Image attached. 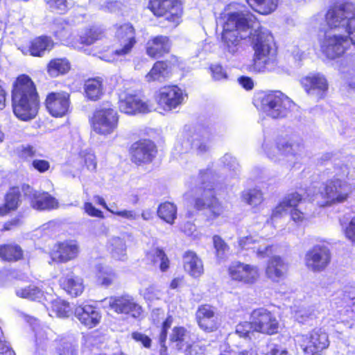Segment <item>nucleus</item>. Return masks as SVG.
Instances as JSON below:
<instances>
[{
  "label": "nucleus",
  "mask_w": 355,
  "mask_h": 355,
  "mask_svg": "<svg viewBox=\"0 0 355 355\" xmlns=\"http://www.w3.org/2000/svg\"><path fill=\"white\" fill-rule=\"evenodd\" d=\"M263 241V239L261 237L250 235L241 237L238 241V245L241 250L252 249L254 251L257 245Z\"/></svg>",
  "instance_id": "8fccbe9b"
},
{
  "label": "nucleus",
  "mask_w": 355,
  "mask_h": 355,
  "mask_svg": "<svg viewBox=\"0 0 355 355\" xmlns=\"http://www.w3.org/2000/svg\"><path fill=\"white\" fill-rule=\"evenodd\" d=\"M287 263L279 256L271 257L266 268V275L274 282H279L286 277Z\"/></svg>",
  "instance_id": "a878e982"
},
{
  "label": "nucleus",
  "mask_w": 355,
  "mask_h": 355,
  "mask_svg": "<svg viewBox=\"0 0 355 355\" xmlns=\"http://www.w3.org/2000/svg\"><path fill=\"white\" fill-rule=\"evenodd\" d=\"M59 282L62 288L73 297L80 295L84 291L83 279L72 273L60 277Z\"/></svg>",
  "instance_id": "c756f323"
},
{
  "label": "nucleus",
  "mask_w": 355,
  "mask_h": 355,
  "mask_svg": "<svg viewBox=\"0 0 355 355\" xmlns=\"http://www.w3.org/2000/svg\"><path fill=\"white\" fill-rule=\"evenodd\" d=\"M54 46L53 40L46 35L35 37L31 42L29 49L27 50L33 56L42 57L45 52L50 51Z\"/></svg>",
  "instance_id": "473e14b6"
},
{
  "label": "nucleus",
  "mask_w": 355,
  "mask_h": 355,
  "mask_svg": "<svg viewBox=\"0 0 355 355\" xmlns=\"http://www.w3.org/2000/svg\"><path fill=\"white\" fill-rule=\"evenodd\" d=\"M262 148L270 160L287 168L293 167L304 152L302 141L295 138H279L275 143L265 139Z\"/></svg>",
  "instance_id": "20e7f679"
},
{
  "label": "nucleus",
  "mask_w": 355,
  "mask_h": 355,
  "mask_svg": "<svg viewBox=\"0 0 355 355\" xmlns=\"http://www.w3.org/2000/svg\"><path fill=\"white\" fill-rule=\"evenodd\" d=\"M213 178L212 171L207 169L202 171L198 178V182L200 184L196 188V195H200L201 197H196L195 200V207L198 210L208 208L210 216H208V220H212L223 215L225 211L224 207L218 202V200L213 196L211 190L213 189L212 184L209 182V179Z\"/></svg>",
  "instance_id": "423d86ee"
},
{
  "label": "nucleus",
  "mask_w": 355,
  "mask_h": 355,
  "mask_svg": "<svg viewBox=\"0 0 355 355\" xmlns=\"http://www.w3.org/2000/svg\"><path fill=\"white\" fill-rule=\"evenodd\" d=\"M75 315L82 324L89 329L98 325L102 319L101 311L89 304L77 306L75 309Z\"/></svg>",
  "instance_id": "393cba45"
},
{
  "label": "nucleus",
  "mask_w": 355,
  "mask_h": 355,
  "mask_svg": "<svg viewBox=\"0 0 355 355\" xmlns=\"http://www.w3.org/2000/svg\"><path fill=\"white\" fill-rule=\"evenodd\" d=\"M139 293L146 301L149 302L160 300L162 296L161 290L154 285L141 288L139 290Z\"/></svg>",
  "instance_id": "3c124183"
},
{
  "label": "nucleus",
  "mask_w": 355,
  "mask_h": 355,
  "mask_svg": "<svg viewBox=\"0 0 355 355\" xmlns=\"http://www.w3.org/2000/svg\"><path fill=\"white\" fill-rule=\"evenodd\" d=\"M148 7L155 15L163 17L171 26L180 24L182 8L178 0H150Z\"/></svg>",
  "instance_id": "9b49d317"
},
{
  "label": "nucleus",
  "mask_w": 355,
  "mask_h": 355,
  "mask_svg": "<svg viewBox=\"0 0 355 355\" xmlns=\"http://www.w3.org/2000/svg\"><path fill=\"white\" fill-rule=\"evenodd\" d=\"M52 33L54 37L62 42H68L71 35L70 25L64 18H59L53 21Z\"/></svg>",
  "instance_id": "4c0bfd02"
},
{
  "label": "nucleus",
  "mask_w": 355,
  "mask_h": 355,
  "mask_svg": "<svg viewBox=\"0 0 355 355\" xmlns=\"http://www.w3.org/2000/svg\"><path fill=\"white\" fill-rule=\"evenodd\" d=\"M253 330L272 335L278 332L279 322L275 314L266 309L260 308L254 310L251 313Z\"/></svg>",
  "instance_id": "4468645a"
},
{
  "label": "nucleus",
  "mask_w": 355,
  "mask_h": 355,
  "mask_svg": "<svg viewBox=\"0 0 355 355\" xmlns=\"http://www.w3.org/2000/svg\"><path fill=\"white\" fill-rule=\"evenodd\" d=\"M15 293L19 297L33 301H40L44 295L42 289L35 284L17 286L15 289Z\"/></svg>",
  "instance_id": "c9c22d12"
},
{
  "label": "nucleus",
  "mask_w": 355,
  "mask_h": 355,
  "mask_svg": "<svg viewBox=\"0 0 355 355\" xmlns=\"http://www.w3.org/2000/svg\"><path fill=\"white\" fill-rule=\"evenodd\" d=\"M129 236L128 234H123L121 236H112L108 240L107 250L114 259L122 261L127 259L125 239Z\"/></svg>",
  "instance_id": "cd10ccee"
},
{
  "label": "nucleus",
  "mask_w": 355,
  "mask_h": 355,
  "mask_svg": "<svg viewBox=\"0 0 355 355\" xmlns=\"http://www.w3.org/2000/svg\"><path fill=\"white\" fill-rule=\"evenodd\" d=\"M71 69V64L67 58H54L49 61L46 70L48 74L55 78L67 73Z\"/></svg>",
  "instance_id": "f704fd0d"
},
{
  "label": "nucleus",
  "mask_w": 355,
  "mask_h": 355,
  "mask_svg": "<svg viewBox=\"0 0 355 355\" xmlns=\"http://www.w3.org/2000/svg\"><path fill=\"white\" fill-rule=\"evenodd\" d=\"M12 105L15 115L21 121L34 119L40 103L35 87L26 75L19 76L15 80L12 92Z\"/></svg>",
  "instance_id": "7ed1b4c3"
},
{
  "label": "nucleus",
  "mask_w": 355,
  "mask_h": 355,
  "mask_svg": "<svg viewBox=\"0 0 355 355\" xmlns=\"http://www.w3.org/2000/svg\"><path fill=\"white\" fill-rule=\"evenodd\" d=\"M352 44L354 46L349 35L331 31H326L320 40L322 53L330 60L340 57Z\"/></svg>",
  "instance_id": "1a4fd4ad"
},
{
  "label": "nucleus",
  "mask_w": 355,
  "mask_h": 355,
  "mask_svg": "<svg viewBox=\"0 0 355 355\" xmlns=\"http://www.w3.org/2000/svg\"><path fill=\"white\" fill-rule=\"evenodd\" d=\"M344 234L347 239L355 242V217H353L343 228Z\"/></svg>",
  "instance_id": "774afa93"
},
{
  "label": "nucleus",
  "mask_w": 355,
  "mask_h": 355,
  "mask_svg": "<svg viewBox=\"0 0 355 355\" xmlns=\"http://www.w3.org/2000/svg\"><path fill=\"white\" fill-rule=\"evenodd\" d=\"M70 308L68 303L60 298H55L51 302V311L49 315L51 317L67 318L69 316Z\"/></svg>",
  "instance_id": "79ce46f5"
},
{
  "label": "nucleus",
  "mask_w": 355,
  "mask_h": 355,
  "mask_svg": "<svg viewBox=\"0 0 355 355\" xmlns=\"http://www.w3.org/2000/svg\"><path fill=\"white\" fill-rule=\"evenodd\" d=\"M355 180V167L350 168L347 164H341L335 167L334 177L329 180L320 191L308 197L320 207L330 206L333 204L346 201L352 192V187L345 178Z\"/></svg>",
  "instance_id": "f03ea898"
},
{
  "label": "nucleus",
  "mask_w": 355,
  "mask_h": 355,
  "mask_svg": "<svg viewBox=\"0 0 355 355\" xmlns=\"http://www.w3.org/2000/svg\"><path fill=\"white\" fill-rule=\"evenodd\" d=\"M210 138L211 136L208 132H205L202 135H195L191 141L187 137H184L178 141L175 148L180 153H187L192 148L197 153L202 154L209 149L208 143Z\"/></svg>",
  "instance_id": "4be33fe9"
},
{
  "label": "nucleus",
  "mask_w": 355,
  "mask_h": 355,
  "mask_svg": "<svg viewBox=\"0 0 355 355\" xmlns=\"http://www.w3.org/2000/svg\"><path fill=\"white\" fill-rule=\"evenodd\" d=\"M48 3L52 10L58 14L65 13L69 8L67 0H49Z\"/></svg>",
  "instance_id": "680f3d73"
},
{
  "label": "nucleus",
  "mask_w": 355,
  "mask_h": 355,
  "mask_svg": "<svg viewBox=\"0 0 355 355\" xmlns=\"http://www.w3.org/2000/svg\"><path fill=\"white\" fill-rule=\"evenodd\" d=\"M35 334V342L37 346L43 347L49 340L53 338L54 333L48 327L37 326L33 328Z\"/></svg>",
  "instance_id": "de8ad7c7"
},
{
  "label": "nucleus",
  "mask_w": 355,
  "mask_h": 355,
  "mask_svg": "<svg viewBox=\"0 0 355 355\" xmlns=\"http://www.w3.org/2000/svg\"><path fill=\"white\" fill-rule=\"evenodd\" d=\"M46 107L55 117H62L69 111L70 106L69 94L67 92H52L46 98Z\"/></svg>",
  "instance_id": "412c9836"
},
{
  "label": "nucleus",
  "mask_w": 355,
  "mask_h": 355,
  "mask_svg": "<svg viewBox=\"0 0 355 355\" xmlns=\"http://www.w3.org/2000/svg\"><path fill=\"white\" fill-rule=\"evenodd\" d=\"M246 2L253 8L257 7L256 10L263 15L275 10L277 5V0H246Z\"/></svg>",
  "instance_id": "37998d69"
},
{
  "label": "nucleus",
  "mask_w": 355,
  "mask_h": 355,
  "mask_svg": "<svg viewBox=\"0 0 355 355\" xmlns=\"http://www.w3.org/2000/svg\"><path fill=\"white\" fill-rule=\"evenodd\" d=\"M274 247L270 245L258 244L257 248L254 250L258 258L263 259L267 257H270L274 252Z\"/></svg>",
  "instance_id": "69168bd1"
},
{
  "label": "nucleus",
  "mask_w": 355,
  "mask_h": 355,
  "mask_svg": "<svg viewBox=\"0 0 355 355\" xmlns=\"http://www.w3.org/2000/svg\"><path fill=\"white\" fill-rule=\"evenodd\" d=\"M301 84L306 94L318 101L324 98L327 94L329 83L322 73H311L301 80Z\"/></svg>",
  "instance_id": "dca6fc26"
},
{
  "label": "nucleus",
  "mask_w": 355,
  "mask_h": 355,
  "mask_svg": "<svg viewBox=\"0 0 355 355\" xmlns=\"http://www.w3.org/2000/svg\"><path fill=\"white\" fill-rule=\"evenodd\" d=\"M252 329H253L252 320L250 322H243L239 324L236 328V334L240 337L250 338Z\"/></svg>",
  "instance_id": "0e129e2a"
},
{
  "label": "nucleus",
  "mask_w": 355,
  "mask_h": 355,
  "mask_svg": "<svg viewBox=\"0 0 355 355\" xmlns=\"http://www.w3.org/2000/svg\"><path fill=\"white\" fill-rule=\"evenodd\" d=\"M147 256L155 263H159L161 271L165 272L169 268V260L162 250L153 248L147 254Z\"/></svg>",
  "instance_id": "c03bdc74"
},
{
  "label": "nucleus",
  "mask_w": 355,
  "mask_h": 355,
  "mask_svg": "<svg viewBox=\"0 0 355 355\" xmlns=\"http://www.w3.org/2000/svg\"><path fill=\"white\" fill-rule=\"evenodd\" d=\"M172 322V317L168 316L162 324V330L159 337V342L161 346L160 355H167V349L166 347L165 346V341L167 336V331L171 327Z\"/></svg>",
  "instance_id": "5fc2aeb1"
},
{
  "label": "nucleus",
  "mask_w": 355,
  "mask_h": 355,
  "mask_svg": "<svg viewBox=\"0 0 355 355\" xmlns=\"http://www.w3.org/2000/svg\"><path fill=\"white\" fill-rule=\"evenodd\" d=\"M118 113L110 105H102L97 107L90 119L92 130L103 136L112 134L118 127Z\"/></svg>",
  "instance_id": "6e6552de"
},
{
  "label": "nucleus",
  "mask_w": 355,
  "mask_h": 355,
  "mask_svg": "<svg viewBox=\"0 0 355 355\" xmlns=\"http://www.w3.org/2000/svg\"><path fill=\"white\" fill-rule=\"evenodd\" d=\"M189 332L182 327L173 328L170 336L171 341L177 343V346L179 349H182L185 345H189Z\"/></svg>",
  "instance_id": "a18cd8bd"
},
{
  "label": "nucleus",
  "mask_w": 355,
  "mask_h": 355,
  "mask_svg": "<svg viewBox=\"0 0 355 355\" xmlns=\"http://www.w3.org/2000/svg\"><path fill=\"white\" fill-rule=\"evenodd\" d=\"M21 248L15 244H7L0 246V257L5 261H15L22 257Z\"/></svg>",
  "instance_id": "58836bf2"
},
{
  "label": "nucleus",
  "mask_w": 355,
  "mask_h": 355,
  "mask_svg": "<svg viewBox=\"0 0 355 355\" xmlns=\"http://www.w3.org/2000/svg\"><path fill=\"white\" fill-rule=\"evenodd\" d=\"M109 211L116 216H120L128 220H136L139 217V215L135 210L123 209L121 211H117L112 208L109 209Z\"/></svg>",
  "instance_id": "e2e57ef3"
},
{
  "label": "nucleus",
  "mask_w": 355,
  "mask_h": 355,
  "mask_svg": "<svg viewBox=\"0 0 355 355\" xmlns=\"http://www.w3.org/2000/svg\"><path fill=\"white\" fill-rule=\"evenodd\" d=\"M220 162L225 166H227L230 171L234 172H236L239 168V165L236 159L230 154H225L223 157H221Z\"/></svg>",
  "instance_id": "338daca9"
},
{
  "label": "nucleus",
  "mask_w": 355,
  "mask_h": 355,
  "mask_svg": "<svg viewBox=\"0 0 355 355\" xmlns=\"http://www.w3.org/2000/svg\"><path fill=\"white\" fill-rule=\"evenodd\" d=\"M313 316V311L310 308L300 307L294 311L293 317L300 323H304Z\"/></svg>",
  "instance_id": "4d7b16f0"
},
{
  "label": "nucleus",
  "mask_w": 355,
  "mask_h": 355,
  "mask_svg": "<svg viewBox=\"0 0 355 355\" xmlns=\"http://www.w3.org/2000/svg\"><path fill=\"white\" fill-rule=\"evenodd\" d=\"M19 192L18 189H11L6 196V202L0 207V216L7 215L10 211L15 210L18 207Z\"/></svg>",
  "instance_id": "ea45409f"
},
{
  "label": "nucleus",
  "mask_w": 355,
  "mask_h": 355,
  "mask_svg": "<svg viewBox=\"0 0 355 355\" xmlns=\"http://www.w3.org/2000/svg\"><path fill=\"white\" fill-rule=\"evenodd\" d=\"M105 306L117 313L130 315L133 318L139 317L141 313V306L130 295L110 297L103 300Z\"/></svg>",
  "instance_id": "2eb2a0df"
},
{
  "label": "nucleus",
  "mask_w": 355,
  "mask_h": 355,
  "mask_svg": "<svg viewBox=\"0 0 355 355\" xmlns=\"http://www.w3.org/2000/svg\"><path fill=\"white\" fill-rule=\"evenodd\" d=\"M171 74V67L166 62L157 61L153 66L150 71L145 76V80L148 83L163 82Z\"/></svg>",
  "instance_id": "2f4dec72"
},
{
  "label": "nucleus",
  "mask_w": 355,
  "mask_h": 355,
  "mask_svg": "<svg viewBox=\"0 0 355 355\" xmlns=\"http://www.w3.org/2000/svg\"><path fill=\"white\" fill-rule=\"evenodd\" d=\"M184 270L193 277H200L204 272L202 261L193 251H187L183 256Z\"/></svg>",
  "instance_id": "7c9ffc66"
},
{
  "label": "nucleus",
  "mask_w": 355,
  "mask_h": 355,
  "mask_svg": "<svg viewBox=\"0 0 355 355\" xmlns=\"http://www.w3.org/2000/svg\"><path fill=\"white\" fill-rule=\"evenodd\" d=\"M295 342L306 355H322L329 345L327 334L321 329L313 330L308 334L297 335Z\"/></svg>",
  "instance_id": "f8f14e48"
},
{
  "label": "nucleus",
  "mask_w": 355,
  "mask_h": 355,
  "mask_svg": "<svg viewBox=\"0 0 355 355\" xmlns=\"http://www.w3.org/2000/svg\"><path fill=\"white\" fill-rule=\"evenodd\" d=\"M222 40L225 49L232 55L240 47V40L250 38L254 51L251 71H272L278 65L273 37L270 31L260 26L254 15L241 9L224 15Z\"/></svg>",
  "instance_id": "f257e3e1"
},
{
  "label": "nucleus",
  "mask_w": 355,
  "mask_h": 355,
  "mask_svg": "<svg viewBox=\"0 0 355 355\" xmlns=\"http://www.w3.org/2000/svg\"><path fill=\"white\" fill-rule=\"evenodd\" d=\"M86 97L91 101H97L103 95V83L101 78L87 80L84 85Z\"/></svg>",
  "instance_id": "e433bc0d"
},
{
  "label": "nucleus",
  "mask_w": 355,
  "mask_h": 355,
  "mask_svg": "<svg viewBox=\"0 0 355 355\" xmlns=\"http://www.w3.org/2000/svg\"><path fill=\"white\" fill-rule=\"evenodd\" d=\"M119 107L121 112L128 114L146 113L153 110L148 101L141 100L138 96L130 94L120 95Z\"/></svg>",
  "instance_id": "aec40b11"
},
{
  "label": "nucleus",
  "mask_w": 355,
  "mask_h": 355,
  "mask_svg": "<svg viewBox=\"0 0 355 355\" xmlns=\"http://www.w3.org/2000/svg\"><path fill=\"white\" fill-rule=\"evenodd\" d=\"M327 25L332 33L349 35L355 46V6L345 2L329 9L326 15Z\"/></svg>",
  "instance_id": "39448f33"
},
{
  "label": "nucleus",
  "mask_w": 355,
  "mask_h": 355,
  "mask_svg": "<svg viewBox=\"0 0 355 355\" xmlns=\"http://www.w3.org/2000/svg\"><path fill=\"white\" fill-rule=\"evenodd\" d=\"M187 96L177 85H168L161 87L155 93V99L160 109L169 112L182 105Z\"/></svg>",
  "instance_id": "ddd939ff"
},
{
  "label": "nucleus",
  "mask_w": 355,
  "mask_h": 355,
  "mask_svg": "<svg viewBox=\"0 0 355 355\" xmlns=\"http://www.w3.org/2000/svg\"><path fill=\"white\" fill-rule=\"evenodd\" d=\"M243 200L252 207H257L263 201V193L257 188L249 189L243 192Z\"/></svg>",
  "instance_id": "49530a36"
},
{
  "label": "nucleus",
  "mask_w": 355,
  "mask_h": 355,
  "mask_svg": "<svg viewBox=\"0 0 355 355\" xmlns=\"http://www.w3.org/2000/svg\"><path fill=\"white\" fill-rule=\"evenodd\" d=\"M229 274L234 280L247 284H254L259 278L258 266L236 261L229 267Z\"/></svg>",
  "instance_id": "a211bd4d"
},
{
  "label": "nucleus",
  "mask_w": 355,
  "mask_h": 355,
  "mask_svg": "<svg viewBox=\"0 0 355 355\" xmlns=\"http://www.w3.org/2000/svg\"><path fill=\"white\" fill-rule=\"evenodd\" d=\"M95 268L96 281L98 284L108 287L113 284L116 278V274L111 267L97 264Z\"/></svg>",
  "instance_id": "72a5a7b5"
},
{
  "label": "nucleus",
  "mask_w": 355,
  "mask_h": 355,
  "mask_svg": "<svg viewBox=\"0 0 355 355\" xmlns=\"http://www.w3.org/2000/svg\"><path fill=\"white\" fill-rule=\"evenodd\" d=\"M302 196L297 192L288 194L285 196L282 201L287 209L292 208L296 209L295 207L302 201Z\"/></svg>",
  "instance_id": "052dcab7"
},
{
  "label": "nucleus",
  "mask_w": 355,
  "mask_h": 355,
  "mask_svg": "<svg viewBox=\"0 0 355 355\" xmlns=\"http://www.w3.org/2000/svg\"><path fill=\"white\" fill-rule=\"evenodd\" d=\"M22 190L31 207L37 210H49L58 207V200L48 193H39L29 185H24Z\"/></svg>",
  "instance_id": "6ab92c4d"
},
{
  "label": "nucleus",
  "mask_w": 355,
  "mask_h": 355,
  "mask_svg": "<svg viewBox=\"0 0 355 355\" xmlns=\"http://www.w3.org/2000/svg\"><path fill=\"white\" fill-rule=\"evenodd\" d=\"M17 150L18 155L24 159L42 156L37 148L30 145H22Z\"/></svg>",
  "instance_id": "13d9d810"
},
{
  "label": "nucleus",
  "mask_w": 355,
  "mask_h": 355,
  "mask_svg": "<svg viewBox=\"0 0 355 355\" xmlns=\"http://www.w3.org/2000/svg\"><path fill=\"white\" fill-rule=\"evenodd\" d=\"M77 346L70 343H64L56 349L54 355H77Z\"/></svg>",
  "instance_id": "bf43d9fd"
},
{
  "label": "nucleus",
  "mask_w": 355,
  "mask_h": 355,
  "mask_svg": "<svg viewBox=\"0 0 355 355\" xmlns=\"http://www.w3.org/2000/svg\"><path fill=\"white\" fill-rule=\"evenodd\" d=\"M79 253V246L76 241L59 243L52 254V259L60 262H67L75 259Z\"/></svg>",
  "instance_id": "bb28decb"
},
{
  "label": "nucleus",
  "mask_w": 355,
  "mask_h": 355,
  "mask_svg": "<svg viewBox=\"0 0 355 355\" xmlns=\"http://www.w3.org/2000/svg\"><path fill=\"white\" fill-rule=\"evenodd\" d=\"M157 215L167 223L173 224L177 215L176 206L169 202L162 203L158 207Z\"/></svg>",
  "instance_id": "a19ab883"
},
{
  "label": "nucleus",
  "mask_w": 355,
  "mask_h": 355,
  "mask_svg": "<svg viewBox=\"0 0 355 355\" xmlns=\"http://www.w3.org/2000/svg\"><path fill=\"white\" fill-rule=\"evenodd\" d=\"M103 36V32L98 28L94 27L92 28L86 29L80 35V41L81 44L90 45L95 41L100 40Z\"/></svg>",
  "instance_id": "09e8293b"
},
{
  "label": "nucleus",
  "mask_w": 355,
  "mask_h": 355,
  "mask_svg": "<svg viewBox=\"0 0 355 355\" xmlns=\"http://www.w3.org/2000/svg\"><path fill=\"white\" fill-rule=\"evenodd\" d=\"M170 47L171 43L166 36H157L148 41L146 53L151 58H159L168 53Z\"/></svg>",
  "instance_id": "c85d7f7f"
},
{
  "label": "nucleus",
  "mask_w": 355,
  "mask_h": 355,
  "mask_svg": "<svg viewBox=\"0 0 355 355\" xmlns=\"http://www.w3.org/2000/svg\"><path fill=\"white\" fill-rule=\"evenodd\" d=\"M115 37L120 42L121 47L116 49L111 55L103 56L102 59L107 62L121 60L131 52L136 43L134 28L129 23L116 25Z\"/></svg>",
  "instance_id": "9d476101"
},
{
  "label": "nucleus",
  "mask_w": 355,
  "mask_h": 355,
  "mask_svg": "<svg viewBox=\"0 0 355 355\" xmlns=\"http://www.w3.org/2000/svg\"><path fill=\"white\" fill-rule=\"evenodd\" d=\"M91 2L98 3L100 8L110 12L119 10L125 0H90Z\"/></svg>",
  "instance_id": "6e6d98bb"
},
{
  "label": "nucleus",
  "mask_w": 355,
  "mask_h": 355,
  "mask_svg": "<svg viewBox=\"0 0 355 355\" xmlns=\"http://www.w3.org/2000/svg\"><path fill=\"white\" fill-rule=\"evenodd\" d=\"M155 154V146L150 140L139 141L131 148V159L137 164L151 162Z\"/></svg>",
  "instance_id": "5701e85b"
},
{
  "label": "nucleus",
  "mask_w": 355,
  "mask_h": 355,
  "mask_svg": "<svg viewBox=\"0 0 355 355\" xmlns=\"http://www.w3.org/2000/svg\"><path fill=\"white\" fill-rule=\"evenodd\" d=\"M196 319L199 327L207 332L216 330L220 324L215 309L207 304L201 305L198 307L196 312Z\"/></svg>",
  "instance_id": "b1692460"
},
{
  "label": "nucleus",
  "mask_w": 355,
  "mask_h": 355,
  "mask_svg": "<svg viewBox=\"0 0 355 355\" xmlns=\"http://www.w3.org/2000/svg\"><path fill=\"white\" fill-rule=\"evenodd\" d=\"M214 246L216 250V256L218 260H223L225 258L227 252L229 250V246L222 239V238L218 235L213 236Z\"/></svg>",
  "instance_id": "603ef678"
},
{
  "label": "nucleus",
  "mask_w": 355,
  "mask_h": 355,
  "mask_svg": "<svg viewBox=\"0 0 355 355\" xmlns=\"http://www.w3.org/2000/svg\"><path fill=\"white\" fill-rule=\"evenodd\" d=\"M259 109L272 119H281L288 116L294 108L295 103L279 91L270 92L261 95L257 100Z\"/></svg>",
  "instance_id": "0eeeda50"
},
{
  "label": "nucleus",
  "mask_w": 355,
  "mask_h": 355,
  "mask_svg": "<svg viewBox=\"0 0 355 355\" xmlns=\"http://www.w3.org/2000/svg\"><path fill=\"white\" fill-rule=\"evenodd\" d=\"M331 261L329 248L323 245H314L305 254L306 266L314 272H320L326 268Z\"/></svg>",
  "instance_id": "f3484780"
},
{
  "label": "nucleus",
  "mask_w": 355,
  "mask_h": 355,
  "mask_svg": "<svg viewBox=\"0 0 355 355\" xmlns=\"http://www.w3.org/2000/svg\"><path fill=\"white\" fill-rule=\"evenodd\" d=\"M80 157L84 161L85 165L88 171H95L97 166L96 158L94 153L89 149L80 151Z\"/></svg>",
  "instance_id": "864d4df0"
}]
</instances>
